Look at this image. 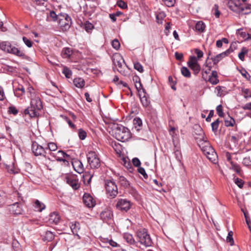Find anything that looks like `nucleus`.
Instances as JSON below:
<instances>
[{"mask_svg":"<svg viewBox=\"0 0 251 251\" xmlns=\"http://www.w3.org/2000/svg\"><path fill=\"white\" fill-rule=\"evenodd\" d=\"M22 205H8V210L11 214L19 215L23 213Z\"/></svg>","mask_w":251,"mask_h":251,"instance_id":"12","label":"nucleus"},{"mask_svg":"<svg viewBox=\"0 0 251 251\" xmlns=\"http://www.w3.org/2000/svg\"><path fill=\"white\" fill-rule=\"evenodd\" d=\"M123 237L124 239L129 244L131 245L134 244L136 242L132 236V234L128 233H126L124 234Z\"/></svg>","mask_w":251,"mask_h":251,"instance_id":"23","label":"nucleus"},{"mask_svg":"<svg viewBox=\"0 0 251 251\" xmlns=\"http://www.w3.org/2000/svg\"><path fill=\"white\" fill-rule=\"evenodd\" d=\"M25 92L24 86L22 85H19L14 90V94L16 97H20Z\"/></svg>","mask_w":251,"mask_h":251,"instance_id":"22","label":"nucleus"},{"mask_svg":"<svg viewBox=\"0 0 251 251\" xmlns=\"http://www.w3.org/2000/svg\"><path fill=\"white\" fill-rule=\"evenodd\" d=\"M19 57H22L24 58L25 56V53L23 50H21L18 49L17 50L16 52V54H15Z\"/></svg>","mask_w":251,"mask_h":251,"instance_id":"63","label":"nucleus"},{"mask_svg":"<svg viewBox=\"0 0 251 251\" xmlns=\"http://www.w3.org/2000/svg\"><path fill=\"white\" fill-rule=\"evenodd\" d=\"M113 135L118 140L125 142L131 137L129 130L121 125H116L112 130Z\"/></svg>","mask_w":251,"mask_h":251,"instance_id":"2","label":"nucleus"},{"mask_svg":"<svg viewBox=\"0 0 251 251\" xmlns=\"http://www.w3.org/2000/svg\"><path fill=\"white\" fill-rule=\"evenodd\" d=\"M11 45L8 42H2L0 44V48L2 50L8 52L11 48Z\"/></svg>","mask_w":251,"mask_h":251,"instance_id":"24","label":"nucleus"},{"mask_svg":"<svg viewBox=\"0 0 251 251\" xmlns=\"http://www.w3.org/2000/svg\"><path fill=\"white\" fill-rule=\"evenodd\" d=\"M54 238V234L52 232L50 231H47L46 232L44 238V241H47L48 242L51 241Z\"/></svg>","mask_w":251,"mask_h":251,"instance_id":"27","label":"nucleus"},{"mask_svg":"<svg viewBox=\"0 0 251 251\" xmlns=\"http://www.w3.org/2000/svg\"><path fill=\"white\" fill-rule=\"evenodd\" d=\"M208 81L213 85H216L219 82V80L217 77L209 76Z\"/></svg>","mask_w":251,"mask_h":251,"instance_id":"50","label":"nucleus"},{"mask_svg":"<svg viewBox=\"0 0 251 251\" xmlns=\"http://www.w3.org/2000/svg\"><path fill=\"white\" fill-rule=\"evenodd\" d=\"M57 146L54 143H49L46 147V150H49L50 151H54L57 149Z\"/></svg>","mask_w":251,"mask_h":251,"instance_id":"38","label":"nucleus"},{"mask_svg":"<svg viewBox=\"0 0 251 251\" xmlns=\"http://www.w3.org/2000/svg\"><path fill=\"white\" fill-rule=\"evenodd\" d=\"M66 181L74 190H77L80 186L79 180L75 176H67L65 177Z\"/></svg>","mask_w":251,"mask_h":251,"instance_id":"10","label":"nucleus"},{"mask_svg":"<svg viewBox=\"0 0 251 251\" xmlns=\"http://www.w3.org/2000/svg\"><path fill=\"white\" fill-rule=\"evenodd\" d=\"M220 124V120L217 119L215 121L211 123L212 130L214 132L217 131Z\"/></svg>","mask_w":251,"mask_h":251,"instance_id":"37","label":"nucleus"},{"mask_svg":"<svg viewBox=\"0 0 251 251\" xmlns=\"http://www.w3.org/2000/svg\"><path fill=\"white\" fill-rule=\"evenodd\" d=\"M241 211L243 212V213L244 214L247 224L248 225V226H249V225H250L251 223V221L250 217L248 216V211L246 209H245L244 208H241Z\"/></svg>","mask_w":251,"mask_h":251,"instance_id":"35","label":"nucleus"},{"mask_svg":"<svg viewBox=\"0 0 251 251\" xmlns=\"http://www.w3.org/2000/svg\"><path fill=\"white\" fill-rule=\"evenodd\" d=\"M58 24L61 27L69 28L71 24V18L66 14L58 16Z\"/></svg>","mask_w":251,"mask_h":251,"instance_id":"9","label":"nucleus"},{"mask_svg":"<svg viewBox=\"0 0 251 251\" xmlns=\"http://www.w3.org/2000/svg\"><path fill=\"white\" fill-rule=\"evenodd\" d=\"M206 156L214 164H216L217 162L218 156L214 150L210 152L209 153L206 155Z\"/></svg>","mask_w":251,"mask_h":251,"instance_id":"20","label":"nucleus"},{"mask_svg":"<svg viewBox=\"0 0 251 251\" xmlns=\"http://www.w3.org/2000/svg\"><path fill=\"white\" fill-rule=\"evenodd\" d=\"M216 111L219 116L221 117H224V113L223 112L222 105H219L217 106Z\"/></svg>","mask_w":251,"mask_h":251,"instance_id":"56","label":"nucleus"},{"mask_svg":"<svg viewBox=\"0 0 251 251\" xmlns=\"http://www.w3.org/2000/svg\"><path fill=\"white\" fill-rule=\"evenodd\" d=\"M119 180L121 185L125 188H127L129 186V181L124 176H120Z\"/></svg>","mask_w":251,"mask_h":251,"instance_id":"28","label":"nucleus"},{"mask_svg":"<svg viewBox=\"0 0 251 251\" xmlns=\"http://www.w3.org/2000/svg\"><path fill=\"white\" fill-rule=\"evenodd\" d=\"M138 172L142 175L144 178H147L148 177V175L146 173L145 169L142 167H139L138 169Z\"/></svg>","mask_w":251,"mask_h":251,"instance_id":"61","label":"nucleus"},{"mask_svg":"<svg viewBox=\"0 0 251 251\" xmlns=\"http://www.w3.org/2000/svg\"><path fill=\"white\" fill-rule=\"evenodd\" d=\"M205 25L204 24L202 21H199L196 24L195 28L196 30L199 32H203L205 29Z\"/></svg>","mask_w":251,"mask_h":251,"instance_id":"25","label":"nucleus"},{"mask_svg":"<svg viewBox=\"0 0 251 251\" xmlns=\"http://www.w3.org/2000/svg\"><path fill=\"white\" fill-rule=\"evenodd\" d=\"M241 91L244 94V97L245 99L251 97V93L249 89L243 88H242Z\"/></svg>","mask_w":251,"mask_h":251,"instance_id":"40","label":"nucleus"},{"mask_svg":"<svg viewBox=\"0 0 251 251\" xmlns=\"http://www.w3.org/2000/svg\"><path fill=\"white\" fill-rule=\"evenodd\" d=\"M32 150L35 155H44L45 156L46 147H43L42 146L38 145L36 142H34L32 144Z\"/></svg>","mask_w":251,"mask_h":251,"instance_id":"11","label":"nucleus"},{"mask_svg":"<svg viewBox=\"0 0 251 251\" xmlns=\"http://www.w3.org/2000/svg\"><path fill=\"white\" fill-rule=\"evenodd\" d=\"M195 52L197 54V57L198 58H201L203 56V52L202 51L199 50V49H195Z\"/></svg>","mask_w":251,"mask_h":251,"instance_id":"64","label":"nucleus"},{"mask_svg":"<svg viewBox=\"0 0 251 251\" xmlns=\"http://www.w3.org/2000/svg\"><path fill=\"white\" fill-rule=\"evenodd\" d=\"M88 162L91 168L96 169L100 166V161L96 153L91 151L87 155Z\"/></svg>","mask_w":251,"mask_h":251,"instance_id":"6","label":"nucleus"},{"mask_svg":"<svg viewBox=\"0 0 251 251\" xmlns=\"http://www.w3.org/2000/svg\"><path fill=\"white\" fill-rule=\"evenodd\" d=\"M235 122L234 119L229 117L228 119L225 120V125L226 126H233L235 124Z\"/></svg>","mask_w":251,"mask_h":251,"instance_id":"31","label":"nucleus"},{"mask_svg":"<svg viewBox=\"0 0 251 251\" xmlns=\"http://www.w3.org/2000/svg\"><path fill=\"white\" fill-rule=\"evenodd\" d=\"M62 73L67 78H70L72 75V71L67 67L63 68Z\"/></svg>","mask_w":251,"mask_h":251,"instance_id":"42","label":"nucleus"},{"mask_svg":"<svg viewBox=\"0 0 251 251\" xmlns=\"http://www.w3.org/2000/svg\"><path fill=\"white\" fill-rule=\"evenodd\" d=\"M112 46L113 48L118 50L120 47V44L117 39H114L112 42Z\"/></svg>","mask_w":251,"mask_h":251,"instance_id":"54","label":"nucleus"},{"mask_svg":"<svg viewBox=\"0 0 251 251\" xmlns=\"http://www.w3.org/2000/svg\"><path fill=\"white\" fill-rule=\"evenodd\" d=\"M133 125L135 128H137L138 126L140 127L142 125V120L138 117L134 118L133 120Z\"/></svg>","mask_w":251,"mask_h":251,"instance_id":"43","label":"nucleus"},{"mask_svg":"<svg viewBox=\"0 0 251 251\" xmlns=\"http://www.w3.org/2000/svg\"><path fill=\"white\" fill-rule=\"evenodd\" d=\"M58 154L61 156V157H56V160L58 162H63L65 165H68L69 162L65 159L66 158L70 157L69 155L66 153L62 151H59Z\"/></svg>","mask_w":251,"mask_h":251,"instance_id":"17","label":"nucleus"},{"mask_svg":"<svg viewBox=\"0 0 251 251\" xmlns=\"http://www.w3.org/2000/svg\"><path fill=\"white\" fill-rule=\"evenodd\" d=\"M182 75L185 77L190 78L191 77V73L189 70L185 67H182L181 69Z\"/></svg>","mask_w":251,"mask_h":251,"instance_id":"30","label":"nucleus"},{"mask_svg":"<svg viewBox=\"0 0 251 251\" xmlns=\"http://www.w3.org/2000/svg\"><path fill=\"white\" fill-rule=\"evenodd\" d=\"M248 53V50L246 48H243L242 49L241 51L239 53L238 57L242 60L243 61L244 60V56L245 54Z\"/></svg>","mask_w":251,"mask_h":251,"instance_id":"39","label":"nucleus"},{"mask_svg":"<svg viewBox=\"0 0 251 251\" xmlns=\"http://www.w3.org/2000/svg\"><path fill=\"white\" fill-rule=\"evenodd\" d=\"M242 137L241 134H237L231 136V141L234 143H237L238 141L241 139Z\"/></svg>","mask_w":251,"mask_h":251,"instance_id":"51","label":"nucleus"},{"mask_svg":"<svg viewBox=\"0 0 251 251\" xmlns=\"http://www.w3.org/2000/svg\"><path fill=\"white\" fill-rule=\"evenodd\" d=\"M165 4L168 7L173 6L175 3V0H162Z\"/></svg>","mask_w":251,"mask_h":251,"instance_id":"59","label":"nucleus"},{"mask_svg":"<svg viewBox=\"0 0 251 251\" xmlns=\"http://www.w3.org/2000/svg\"><path fill=\"white\" fill-rule=\"evenodd\" d=\"M73 83L77 88H82L85 85V81L80 77L75 78L74 79Z\"/></svg>","mask_w":251,"mask_h":251,"instance_id":"21","label":"nucleus"},{"mask_svg":"<svg viewBox=\"0 0 251 251\" xmlns=\"http://www.w3.org/2000/svg\"><path fill=\"white\" fill-rule=\"evenodd\" d=\"M124 205H116V209L122 211L127 212L131 208V205H127L124 206Z\"/></svg>","mask_w":251,"mask_h":251,"instance_id":"32","label":"nucleus"},{"mask_svg":"<svg viewBox=\"0 0 251 251\" xmlns=\"http://www.w3.org/2000/svg\"><path fill=\"white\" fill-rule=\"evenodd\" d=\"M33 209L35 211L41 212L45 208V205H32Z\"/></svg>","mask_w":251,"mask_h":251,"instance_id":"45","label":"nucleus"},{"mask_svg":"<svg viewBox=\"0 0 251 251\" xmlns=\"http://www.w3.org/2000/svg\"><path fill=\"white\" fill-rule=\"evenodd\" d=\"M83 201L84 204H96L95 199L89 193H85L84 194Z\"/></svg>","mask_w":251,"mask_h":251,"instance_id":"15","label":"nucleus"},{"mask_svg":"<svg viewBox=\"0 0 251 251\" xmlns=\"http://www.w3.org/2000/svg\"><path fill=\"white\" fill-rule=\"evenodd\" d=\"M132 163L135 167H139L141 165V162L140 160L136 157L132 159Z\"/></svg>","mask_w":251,"mask_h":251,"instance_id":"62","label":"nucleus"},{"mask_svg":"<svg viewBox=\"0 0 251 251\" xmlns=\"http://www.w3.org/2000/svg\"><path fill=\"white\" fill-rule=\"evenodd\" d=\"M228 7L236 13H241L244 11V8L241 5L240 0H229L227 2Z\"/></svg>","mask_w":251,"mask_h":251,"instance_id":"7","label":"nucleus"},{"mask_svg":"<svg viewBox=\"0 0 251 251\" xmlns=\"http://www.w3.org/2000/svg\"><path fill=\"white\" fill-rule=\"evenodd\" d=\"M23 41L27 47L31 48L32 47L33 42L26 37L24 36L23 37Z\"/></svg>","mask_w":251,"mask_h":251,"instance_id":"44","label":"nucleus"},{"mask_svg":"<svg viewBox=\"0 0 251 251\" xmlns=\"http://www.w3.org/2000/svg\"><path fill=\"white\" fill-rule=\"evenodd\" d=\"M60 221V216L56 212H53L50 214L49 221L50 224L57 225Z\"/></svg>","mask_w":251,"mask_h":251,"instance_id":"14","label":"nucleus"},{"mask_svg":"<svg viewBox=\"0 0 251 251\" xmlns=\"http://www.w3.org/2000/svg\"><path fill=\"white\" fill-rule=\"evenodd\" d=\"M198 63V59L194 56H190L189 61L187 62L188 67H190L193 65Z\"/></svg>","mask_w":251,"mask_h":251,"instance_id":"29","label":"nucleus"},{"mask_svg":"<svg viewBox=\"0 0 251 251\" xmlns=\"http://www.w3.org/2000/svg\"><path fill=\"white\" fill-rule=\"evenodd\" d=\"M233 232L232 231H228L227 236L226 237V242L230 243L231 246L233 245L234 240L233 239Z\"/></svg>","mask_w":251,"mask_h":251,"instance_id":"33","label":"nucleus"},{"mask_svg":"<svg viewBox=\"0 0 251 251\" xmlns=\"http://www.w3.org/2000/svg\"><path fill=\"white\" fill-rule=\"evenodd\" d=\"M72 54V50L69 48H66L63 49L62 51V55L63 58H69Z\"/></svg>","mask_w":251,"mask_h":251,"instance_id":"26","label":"nucleus"},{"mask_svg":"<svg viewBox=\"0 0 251 251\" xmlns=\"http://www.w3.org/2000/svg\"><path fill=\"white\" fill-rule=\"evenodd\" d=\"M213 11L215 17L218 18L220 15V12L219 10V6L217 4H215L213 8Z\"/></svg>","mask_w":251,"mask_h":251,"instance_id":"46","label":"nucleus"},{"mask_svg":"<svg viewBox=\"0 0 251 251\" xmlns=\"http://www.w3.org/2000/svg\"><path fill=\"white\" fill-rule=\"evenodd\" d=\"M139 96L140 99V100L141 103H142L143 106L148 107L150 104V98L147 96L146 92H144L141 93L139 94Z\"/></svg>","mask_w":251,"mask_h":251,"instance_id":"13","label":"nucleus"},{"mask_svg":"<svg viewBox=\"0 0 251 251\" xmlns=\"http://www.w3.org/2000/svg\"><path fill=\"white\" fill-rule=\"evenodd\" d=\"M70 228L71 230L75 236L78 237V239L80 238L79 235L77 234L78 230L80 229V224L78 222H75L74 223H71Z\"/></svg>","mask_w":251,"mask_h":251,"instance_id":"16","label":"nucleus"},{"mask_svg":"<svg viewBox=\"0 0 251 251\" xmlns=\"http://www.w3.org/2000/svg\"><path fill=\"white\" fill-rule=\"evenodd\" d=\"M136 236L137 241L145 247L152 245V240L146 229L138 230L136 232Z\"/></svg>","mask_w":251,"mask_h":251,"instance_id":"4","label":"nucleus"},{"mask_svg":"<svg viewBox=\"0 0 251 251\" xmlns=\"http://www.w3.org/2000/svg\"><path fill=\"white\" fill-rule=\"evenodd\" d=\"M43 107L42 102L39 98L32 99L30 101V106L24 111L25 115H28L31 118L37 117L39 115V111Z\"/></svg>","mask_w":251,"mask_h":251,"instance_id":"3","label":"nucleus"},{"mask_svg":"<svg viewBox=\"0 0 251 251\" xmlns=\"http://www.w3.org/2000/svg\"><path fill=\"white\" fill-rule=\"evenodd\" d=\"M241 73L242 75L245 78H246L247 80H250L251 76L245 70H243L241 71Z\"/></svg>","mask_w":251,"mask_h":251,"instance_id":"58","label":"nucleus"},{"mask_svg":"<svg viewBox=\"0 0 251 251\" xmlns=\"http://www.w3.org/2000/svg\"><path fill=\"white\" fill-rule=\"evenodd\" d=\"M235 183L240 188L243 186L244 182L241 179L239 178H235L234 179Z\"/></svg>","mask_w":251,"mask_h":251,"instance_id":"57","label":"nucleus"},{"mask_svg":"<svg viewBox=\"0 0 251 251\" xmlns=\"http://www.w3.org/2000/svg\"><path fill=\"white\" fill-rule=\"evenodd\" d=\"M100 218L103 220H108L111 219L113 216L112 212L109 210L107 209L102 211L100 214Z\"/></svg>","mask_w":251,"mask_h":251,"instance_id":"19","label":"nucleus"},{"mask_svg":"<svg viewBox=\"0 0 251 251\" xmlns=\"http://www.w3.org/2000/svg\"><path fill=\"white\" fill-rule=\"evenodd\" d=\"M243 164L245 166H250L251 164V160L250 157H246L243 159Z\"/></svg>","mask_w":251,"mask_h":251,"instance_id":"60","label":"nucleus"},{"mask_svg":"<svg viewBox=\"0 0 251 251\" xmlns=\"http://www.w3.org/2000/svg\"><path fill=\"white\" fill-rule=\"evenodd\" d=\"M106 193L108 198L113 199L118 194V187L113 180H106L105 181Z\"/></svg>","mask_w":251,"mask_h":251,"instance_id":"5","label":"nucleus"},{"mask_svg":"<svg viewBox=\"0 0 251 251\" xmlns=\"http://www.w3.org/2000/svg\"><path fill=\"white\" fill-rule=\"evenodd\" d=\"M189 68L193 71V73L195 75H197L198 74H199L201 70V67L199 63L193 65Z\"/></svg>","mask_w":251,"mask_h":251,"instance_id":"34","label":"nucleus"},{"mask_svg":"<svg viewBox=\"0 0 251 251\" xmlns=\"http://www.w3.org/2000/svg\"><path fill=\"white\" fill-rule=\"evenodd\" d=\"M198 133H195L194 135H198L195 136V139L197 141L198 144L201 149V151L206 155L209 153L214 149L210 145V143L207 141V138L205 137L204 133L203 132L202 128L200 126H196Z\"/></svg>","mask_w":251,"mask_h":251,"instance_id":"1","label":"nucleus"},{"mask_svg":"<svg viewBox=\"0 0 251 251\" xmlns=\"http://www.w3.org/2000/svg\"><path fill=\"white\" fill-rule=\"evenodd\" d=\"M78 136L81 140H84L86 137V133L83 129H79L78 131Z\"/></svg>","mask_w":251,"mask_h":251,"instance_id":"55","label":"nucleus"},{"mask_svg":"<svg viewBox=\"0 0 251 251\" xmlns=\"http://www.w3.org/2000/svg\"><path fill=\"white\" fill-rule=\"evenodd\" d=\"M230 164H231V166L230 169L234 170L237 174L240 173L241 168L237 164L234 163L233 162H231V163Z\"/></svg>","mask_w":251,"mask_h":251,"instance_id":"36","label":"nucleus"},{"mask_svg":"<svg viewBox=\"0 0 251 251\" xmlns=\"http://www.w3.org/2000/svg\"><path fill=\"white\" fill-rule=\"evenodd\" d=\"M134 68L135 69L137 70L140 73H142L143 72V66L141 65L140 63L139 62H136L134 64Z\"/></svg>","mask_w":251,"mask_h":251,"instance_id":"53","label":"nucleus"},{"mask_svg":"<svg viewBox=\"0 0 251 251\" xmlns=\"http://www.w3.org/2000/svg\"><path fill=\"white\" fill-rule=\"evenodd\" d=\"M135 86L139 93H141V90H142V93L145 92V90L143 88V86L141 83V81L135 84Z\"/></svg>","mask_w":251,"mask_h":251,"instance_id":"48","label":"nucleus"},{"mask_svg":"<svg viewBox=\"0 0 251 251\" xmlns=\"http://www.w3.org/2000/svg\"><path fill=\"white\" fill-rule=\"evenodd\" d=\"M235 44L236 43H232L230 48L226 50L217 55L214 57L212 58L211 59L212 60L213 64L215 65L217 64L223 58L228 56L231 52H233L234 50L232 49V47L234 46Z\"/></svg>","mask_w":251,"mask_h":251,"instance_id":"8","label":"nucleus"},{"mask_svg":"<svg viewBox=\"0 0 251 251\" xmlns=\"http://www.w3.org/2000/svg\"><path fill=\"white\" fill-rule=\"evenodd\" d=\"M8 112L10 114H12L14 115H16L18 113V110L15 106H11L8 108Z\"/></svg>","mask_w":251,"mask_h":251,"instance_id":"52","label":"nucleus"},{"mask_svg":"<svg viewBox=\"0 0 251 251\" xmlns=\"http://www.w3.org/2000/svg\"><path fill=\"white\" fill-rule=\"evenodd\" d=\"M124 60L121 58L120 60H118L117 59H115V58L113 59V63H114L115 65L116 66H118L119 68H122V62H124Z\"/></svg>","mask_w":251,"mask_h":251,"instance_id":"47","label":"nucleus"},{"mask_svg":"<svg viewBox=\"0 0 251 251\" xmlns=\"http://www.w3.org/2000/svg\"><path fill=\"white\" fill-rule=\"evenodd\" d=\"M75 170L79 174L82 173L84 171V167L82 162L80 161H75L73 163Z\"/></svg>","mask_w":251,"mask_h":251,"instance_id":"18","label":"nucleus"},{"mask_svg":"<svg viewBox=\"0 0 251 251\" xmlns=\"http://www.w3.org/2000/svg\"><path fill=\"white\" fill-rule=\"evenodd\" d=\"M117 5L123 9H126L127 7V4L122 0H118Z\"/></svg>","mask_w":251,"mask_h":251,"instance_id":"49","label":"nucleus"},{"mask_svg":"<svg viewBox=\"0 0 251 251\" xmlns=\"http://www.w3.org/2000/svg\"><path fill=\"white\" fill-rule=\"evenodd\" d=\"M93 25L89 22H86L84 25V28L88 32H89L93 28Z\"/></svg>","mask_w":251,"mask_h":251,"instance_id":"41","label":"nucleus"}]
</instances>
